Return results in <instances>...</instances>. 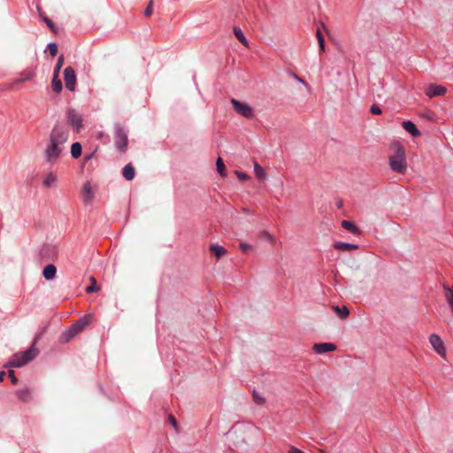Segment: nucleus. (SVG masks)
Masks as SVG:
<instances>
[{
  "label": "nucleus",
  "mask_w": 453,
  "mask_h": 453,
  "mask_svg": "<svg viewBox=\"0 0 453 453\" xmlns=\"http://www.w3.org/2000/svg\"><path fill=\"white\" fill-rule=\"evenodd\" d=\"M69 131L56 125L49 134V140L42 150L43 162L50 165H56L65 152V144L68 141Z\"/></svg>",
  "instance_id": "1"
},
{
  "label": "nucleus",
  "mask_w": 453,
  "mask_h": 453,
  "mask_svg": "<svg viewBox=\"0 0 453 453\" xmlns=\"http://www.w3.org/2000/svg\"><path fill=\"white\" fill-rule=\"evenodd\" d=\"M389 166L397 173H404L407 170L405 150L400 144L394 146V154L389 157Z\"/></svg>",
  "instance_id": "2"
},
{
  "label": "nucleus",
  "mask_w": 453,
  "mask_h": 453,
  "mask_svg": "<svg viewBox=\"0 0 453 453\" xmlns=\"http://www.w3.org/2000/svg\"><path fill=\"white\" fill-rule=\"evenodd\" d=\"M38 353V349L33 345L24 352H18L12 355V357L5 365V366L18 368L21 367L27 364L28 362L34 360L37 357Z\"/></svg>",
  "instance_id": "3"
},
{
  "label": "nucleus",
  "mask_w": 453,
  "mask_h": 453,
  "mask_svg": "<svg viewBox=\"0 0 453 453\" xmlns=\"http://www.w3.org/2000/svg\"><path fill=\"white\" fill-rule=\"evenodd\" d=\"M89 321L88 317L81 318L61 334V341L65 342H69L76 334L81 333L85 326L89 324Z\"/></svg>",
  "instance_id": "4"
},
{
  "label": "nucleus",
  "mask_w": 453,
  "mask_h": 453,
  "mask_svg": "<svg viewBox=\"0 0 453 453\" xmlns=\"http://www.w3.org/2000/svg\"><path fill=\"white\" fill-rule=\"evenodd\" d=\"M114 143L120 152H125L128 143L127 132L120 124L114 127Z\"/></svg>",
  "instance_id": "5"
},
{
  "label": "nucleus",
  "mask_w": 453,
  "mask_h": 453,
  "mask_svg": "<svg viewBox=\"0 0 453 453\" xmlns=\"http://www.w3.org/2000/svg\"><path fill=\"white\" fill-rule=\"evenodd\" d=\"M66 119L68 125L76 132L79 133L83 125V118L81 114H80L74 109H69L66 112Z\"/></svg>",
  "instance_id": "6"
},
{
  "label": "nucleus",
  "mask_w": 453,
  "mask_h": 453,
  "mask_svg": "<svg viewBox=\"0 0 453 453\" xmlns=\"http://www.w3.org/2000/svg\"><path fill=\"white\" fill-rule=\"evenodd\" d=\"M231 104L234 111L242 117L246 119H252L254 117V111L249 104L241 102L235 98L231 99Z\"/></svg>",
  "instance_id": "7"
},
{
  "label": "nucleus",
  "mask_w": 453,
  "mask_h": 453,
  "mask_svg": "<svg viewBox=\"0 0 453 453\" xmlns=\"http://www.w3.org/2000/svg\"><path fill=\"white\" fill-rule=\"evenodd\" d=\"M429 342L435 352L441 357H446V349L441 338L436 334H431L429 336Z\"/></svg>",
  "instance_id": "8"
},
{
  "label": "nucleus",
  "mask_w": 453,
  "mask_h": 453,
  "mask_svg": "<svg viewBox=\"0 0 453 453\" xmlns=\"http://www.w3.org/2000/svg\"><path fill=\"white\" fill-rule=\"evenodd\" d=\"M64 81L65 88L70 91L75 90V85H76V74L75 71L73 67L67 66L64 70Z\"/></svg>",
  "instance_id": "9"
},
{
  "label": "nucleus",
  "mask_w": 453,
  "mask_h": 453,
  "mask_svg": "<svg viewBox=\"0 0 453 453\" xmlns=\"http://www.w3.org/2000/svg\"><path fill=\"white\" fill-rule=\"evenodd\" d=\"M58 248L54 244H44L40 251L42 257L53 259L58 256Z\"/></svg>",
  "instance_id": "10"
},
{
  "label": "nucleus",
  "mask_w": 453,
  "mask_h": 453,
  "mask_svg": "<svg viewBox=\"0 0 453 453\" xmlns=\"http://www.w3.org/2000/svg\"><path fill=\"white\" fill-rule=\"evenodd\" d=\"M446 88L441 85L431 84L426 90V95L429 97L443 96L446 93Z\"/></svg>",
  "instance_id": "11"
},
{
  "label": "nucleus",
  "mask_w": 453,
  "mask_h": 453,
  "mask_svg": "<svg viewBox=\"0 0 453 453\" xmlns=\"http://www.w3.org/2000/svg\"><path fill=\"white\" fill-rule=\"evenodd\" d=\"M335 349V345L331 342L316 343L313 345V350L319 355L334 351Z\"/></svg>",
  "instance_id": "12"
},
{
  "label": "nucleus",
  "mask_w": 453,
  "mask_h": 453,
  "mask_svg": "<svg viewBox=\"0 0 453 453\" xmlns=\"http://www.w3.org/2000/svg\"><path fill=\"white\" fill-rule=\"evenodd\" d=\"M57 182H58V176L52 171L48 172L44 175L43 180H42L43 186L46 188H56L57 187Z\"/></svg>",
  "instance_id": "13"
},
{
  "label": "nucleus",
  "mask_w": 453,
  "mask_h": 453,
  "mask_svg": "<svg viewBox=\"0 0 453 453\" xmlns=\"http://www.w3.org/2000/svg\"><path fill=\"white\" fill-rule=\"evenodd\" d=\"M403 129L410 133L413 137H418L420 136L421 133L420 131L417 128V127L415 126V124L411 121V120H406V121H403V124H402Z\"/></svg>",
  "instance_id": "14"
},
{
  "label": "nucleus",
  "mask_w": 453,
  "mask_h": 453,
  "mask_svg": "<svg viewBox=\"0 0 453 453\" xmlns=\"http://www.w3.org/2000/svg\"><path fill=\"white\" fill-rule=\"evenodd\" d=\"M56 275H57V267L52 264L46 265L42 270V276L47 280H54L56 278Z\"/></svg>",
  "instance_id": "15"
},
{
  "label": "nucleus",
  "mask_w": 453,
  "mask_h": 453,
  "mask_svg": "<svg viewBox=\"0 0 453 453\" xmlns=\"http://www.w3.org/2000/svg\"><path fill=\"white\" fill-rule=\"evenodd\" d=\"M16 395L18 396V398L24 402V403H27L29 402L31 399H32V392H31V389L29 388H20V389H18L16 391Z\"/></svg>",
  "instance_id": "16"
},
{
  "label": "nucleus",
  "mask_w": 453,
  "mask_h": 453,
  "mask_svg": "<svg viewBox=\"0 0 453 453\" xmlns=\"http://www.w3.org/2000/svg\"><path fill=\"white\" fill-rule=\"evenodd\" d=\"M83 200L88 203L90 202L94 196L92 187L89 181H87L82 188Z\"/></svg>",
  "instance_id": "17"
},
{
  "label": "nucleus",
  "mask_w": 453,
  "mask_h": 453,
  "mask_svg": "<svg viewBox=\"0 0 453 453\" xmlns=\"http://www.w3.org/2000/svg\"><path fill=\"white\" fill-rule=\"evenodd\" d=\"M122 175L127 180H132L134 178L135 170L132 164L129 163L123 167Z\"/></svg>",
  "instance_id": "18"
},
{
  "label": "nucleus",
  "mask_w": 453,
  "mask_h": 453,
  "mask_svg": "<svg viewBox=\"0 0 453 453\" xmlns=\"http://www.w3.org/2000/svg\"><path fill=\"white\" fill-rule=\"evenodd\" d=\"M334 248L338 250H357L358 246L357 244L343 242H336L334 244Z\"/></svg>",
  "instance_id": "19"
},
{
  "label": "nucleus",
  "mask_w": 453,
  "mask_h": 453,
  "mask_svg": "<svg viewBox=\"0 0 453 453\" xmlns=\"http://www.w3.org/2000/svg\"><path fill=\"white\" fill-rule=\"evenodd\" d=\"M210 250L218 258L226 253V250L223 246L219 244H211L210 246Z\"/></svg>",
  "instance_id": "20"
},
{
  "label": "nucleus",
  "mask_w": 453,
  "mask_h": 453,
  "mask_svg": "<svg viewBox=\"0 0 453 453\" xmlns=\"http://www.w3.org/2000/svg\"><path fill=\"white\" fill-rule=\"evenodd\" d=\"M341 225L344 229L348 230L349 232H350L354 234H357L359 233V229L357 228V226L351 221L342 220Z\"/></svg>",
  "instance_id": "21"
},
{
  "label": "nucleus",
  "mask_w": 453,
  "mask_h": 453,
  "mask_svg": "<svg viewBox=\"0 0 453 453\" xmlns=\"http://www.w3.org/2000/svg\"><path fill=\"white\" fill-rule=\"evenodd\" d=\"M82 152V146L80 142H76L71 146V155L73 158H78L81 157Z\"/></svg>",
  "instance_id": "22"
},
{
  "label": "nucleus",
  "mask_w": 453,
  "mask_h": 453,
  "mask_svg": "<svg viewBox=\"0 0 453 453\" xmlns=\"http://www.w3.org/2000/svg\"><path fill=\"white\" fill-rule=\"evenodd\" d=\"M443 289L445 291L447 302L453 311V287L443 285Z\"/></svg>",
  "instance_id": "23"
},
{
  "label": "nucleus",
  "mask_w": 453,
  "mask_h": 453,
  "mask_svg": "<svg viewBox=\"0 0 453 453\" xmlns=\"http://www.w3.org/2000/svg\"><path fill=\"white\" fill-rule=\"evenodd\" d=\"M51 87H52L53 91L57 94H59L62 91L63 86H62V82L59 80L58 76L53 75V79L51 81Z\"/></svg>",
  "instance_id": "24"
},
{
  "label": "nucleus",
  "mask_w": 453,
  "mask_h": 453,
  "mask_svg": "<svg viewBox=\"0 0 453 453\" xmlns=\"http://www.w3.org/2000/svg\"><path fill=\"white\" fill-rule=\"evenodd\" d=\"M234 34L236 36V38L240 41V42H242L244 46H248V41L240 27H234Z\"/></svg>",
  "instance_id": "25"
},
{
  "label": "nucleus",
  "mask_w": 453,
  "mask_h": 453,
  "mask_svg": "<svg viewBox=\"0 0 453 453\" xmlns=\"http://www.w3.org/2000/svg\"><path fill=\"white\" fill-rule=\"evenodd\" d=\"M333 308L341 319H346L348 317L349 310L346 306H334Z\"/></svg>",
  "instance_id": "26"
},
{
  "label": "nucleus",
  "mask_w": 453,
  "mask_h": 453,
  "mask_svg": "<svg viewBox=\"0 0 453 453\" xmlns=\"http://www.w3.org/2000/svg\"><path fill=\"white\" fill-rule=\"evenodd\" d=\"M254 172L258 179H262L266 175L264 168L257 162L254 164Z\"/></svg>",
  "instance_id": "27"
},
{
  "label": "nucleus",
  "mask_w": 453,
  "mask_h": 453,
  "mask_svg": "<svg viewBox=\"0 0 453 453\" xmlns=\"http://www.w3.org/2000/svg\"><path fill=\"white\" fill-rule=\"evenodd\" d=\"M64 65V56L61 55L58 58V61L56 63V65L54 67V75L55 76H59V73H60V70L62 68Z\"/></svg>",
  "instance_id": "28"
},
{
  "label": "nucleus",
  "mask_w": 453,
  "mask_h": 453,
  "mask_svg": "<svg viewBox=\"0 0 453 453\" xmlns=\"http://www.w3.org/2000/svg\"><path fill=\"white\" fill-rule=\"evenodd\" d=\"M316 35L319 41L320 51H325V39L320 29L317 30Z\"/></svg>",
  "instance_id": "29"
},
{
  "label": "nucleus",
  "mask_w": 453,
  "mask_h": 453,
  "mask_svg": "<svg viewBox=\"0 0 453 453\" xmlns=\"http://www.w3.org/2000/svg\"><path fill=\"white\" fill-rule=\"evenodd\" d=\"M216 166H217V171L219 172V173L220 175H224L225 165H224V163H223V160L221 159V157H218L217 162H216Z\"/></svg>",
  "instance_id": "30"
},
{
  "label": "nucleus",
  "mask_w": 453,
  "mask_h": 453,
  "mask_svg": "<svg viewBox=\"0 0 453 453\" xmlns=\"http://www.w3.org/2000/svg\"><path fill=\"white\" fill-rule=\"evenodd\" d=\"M48 50L51 56H56L58 53V44L56 42H50L48 44Z\"/></svg>",
  "instance_id": "31"
},
{
  "label": "nucleus",
  "mask_w": 453,
  "mask_h": 453,
  "mask_svg": "<svg viewBox=\"0 0 453 453\" xmlns=\"http://www.w3.org/2000/svg\"><path fill=\"white\" fill-rule=\"evenodd\" d=\"M91 281H92L91 285H89V286H88L86 288V292L87 293H93V292H95L96 290V279L92 277L91 278Z\"/></svg>",
  "instance_id": "32"
},
{
  "label": "nucleus",
  "mask_w": 453,
  "mask_h": 453,
  "mask_svg": "<svg viewBox=\"0 0 453 453\" xmlns=\"http://www.w3.org/2000/svg\"><path fill=\"white\" fill-rule=\"evenodd\" d=\"M370 112L374 115H380L381 114V110L377 104H372L370 107Z\"/></svg>",
  "instance_id": "33"
},
{
  "label": "nucleus",
  "mask_w": 453,
  "mask_h": 453,
  "mask_svg": "<svg viewBox=\"0 0 453 453\" xmlns=\"http://www.w3.org/2000/svg\"><path fill=\"white\" fill-rule=\"evenodd\" d=\"M152 8H153V1L151 0L144 11L145 16L150 17L152 15Z\"/></svg>",
  "instance_id": "34"
},
{
  "label": "nucleus",
  "mask_w": 453,
  "mask_h": 453,
  "mask_svg": "<svg viewBox=\"0 0 453 453\" xmlns=\"http://www.w3.org/2000/svg\"><path fill=\"white\" fill-rule=\"evenodd\" d=\"M252 246L249 243L241 242L240 243V249L242 252H248L250 250H251Z\"/></svg>",
  "instance_id": "35"
},
{
  "label": "nucleus",
  "mask_w": 453,
  "mask_h": 453,
  "mask_svg": "<svg viewBox=\"0 0 453 453\" xmlns=\"http://www.w3.org/2000/svg\"><path fill=\"white\" fill-rule=\"evenodd\" d=\"M260 236H261V237H263V238H265V239H266V240H268V241H269V242H271L272 243H273V241H274V240H273V236H272L268 232H266V231H263V232H261Z\"/></svg>",
  "instance_id": "36"
},
{
  "label": "nucleus",
  "mask_w": 453,
  "mask_h": 453,
  "mask_svg": "<svg viewBox=\"0 0 453 453\" xmlns=\"http://www.w3.org/2000/svg\"><path fill=\"white\" fill-rule=\"evenodd\" d=\"M235 173L240 180H246L248 179V175L242 172L236 171Z\"/></svg>",
  "instance_id": "37"
},
{
  "label": "nucleus",
  "mask_w": 453,
  "mask_h": 453,
  "mask_svg": "<svg viewBox=\"0 0 453 453\" xmlns=\"http://www.w3.org/2000/svg\"><path fill=\"white\" fill-rule=\"evenodd\" d=\"M8 375L13 384H16L18 382V378L15 376V373L13 371H9Z\"/></svg>",
  "instance_id": "38"
},
{
  "label": "nucleus",
  "mask_w": 453,
  "mask_h": 453,
  "mask_svg": "<svg viewBox=\"0 0 453 453\" xmlns=\"http://www.w3.org/2000/svg\"><path fill=\"white\" fill-rule=\"evenodd\" d=\"M253 397H254L255 401L259 404H261L265 402V399L263 397L259 396L256 392L253 393Z\"/></svg>",
  "instance_id": "39"
},
{
  "label": "nucleus",
  "mask_w": 453,
  "mask_h": 453,
  "mask_svg": "<svg viewBox=\"0 0 453 453\" xmlns=\"http://www.w3.org/2000/svg\"><path fill=\"white\" fill-rule=\"evenodd\" d=\"M289 453H303L302 450H300L299 449L294 447V446H291L289 448Z\"/></svg>",
  "instance_id": "40"
},
{
  "label": "nucleus",
  "mask_w": 453,
  "mask_h": 453,
  "mask_svg": "<svg viewBox=\"0 0 453 453\" xmlns=\"http://www.w3.org/2000/svg\"><path fill=\"white\" fill-rule=\"evenodd\" d=\"M289 453H303L302 450H300L299 449L294 447V446H291L289 448Z\"/></svg>",
  "instance_id": "41"
},
{
  "label": "nucleus",
  "mask_w": 453,
  "mask_h": 453,
  "mask_svg": "<svg viewBox=\"0 0 453 453\" xmlns=\"http://www.w3.org/2000/svg\"><path fill=\"white\" fill-rule=\"evenodd\" d=\"M43 20H44V22L47 24V26L49 27L53 28L54 24H53V22L50 19L44 18Z\"/></svg>",
  "instance_id": "42"
},
{
  "label": "nucleus",
  "mask_w": 453,
  "mask_h": 453,
  "mask_svg": "<svg viewBox=\"0 0 453 453\" xmlns=\"http://www.w3.org/2000/svg\"><path fill=\"white\" fill-rule=\"evenodd\" d=\"M294 78H295V80H296V81H298L299 83H302V84H303L304 86H306L305 81H304L303 79H301L300 77H298L297 75L294 74Z\"/></svg>",
  "instance_id": "43"
},
{
  "label": "nucleus",
  "mask_w": 453,
  "mask_h": 453,
  "mask_svg": "<svg viewBox=\"0 0 453 453\" xmlns=\"http://www.w3.org/2000/svg\"><path fill=\"white\" fill-rule=\"evenodd\" d=\"M169 419H170V422L173 425V426L176 427L177 426V422H176L175 418L172 415H170L169 416Z\"/></svg>",
  "instance_id": "44"
},
{
  "label": "nucleus",
  "mask_w": 453,
  "mask_h": 453,
  "mask_svg": "<svg viewBox=\"0 0 453 453\" xmlns=\"http://www.w3.org/2000/svg\"><path fill=\"white\" fill-rule=\"evenodd\" d=\"M4 377H5V372H0V381H3L4 380Z\"/></svg>",
  "instance_id": "45"
},
{
  "label": "nucleus",
  "mask_w": 453,
  "mask_h": 453,
  "mask_svg": "<svg viewBox=\"0 0 453 453\" xmlns=\"http://www.w3.org/2000/svg\"><path fill=\"white\" fill-rule=\"evenodd\" d=\"M93 156H94V153H91V154H89V155H87V156L85 157V160H86V161H88L89 159H91V158H92V157H93Z\"/></svg>",
  "instance_id": "46"
},
{
  "label": "nucleus",
  "mask_w": 453,
  "mask_h": 453,
  "mask_svg": "<svg viewBox=\"0 0 453 453\" xmlns=\"http://www.w3.org/2000/svg\"><path fill=\"white\" fill-rule=\"evenodd\" d=\"M27 80H29V77H27V78H24V79L19 80V81H27Z\"/></svg>",
  "instance_id": "47"
},
{
  "label": "nucleus",
  "mask_w": 453,
  "mask_h": 453,
  "mask_svg": "<svg viewBox=\"0 0 453 453\" xmlns=\"http://www.w3.org/2000/svg\"><path fill=\"white\" fill-rule=\"evenodd\" d=\"M304 453V452H303Z\"/></svg>",
  "instance_id": "48"
}]
</instances>
